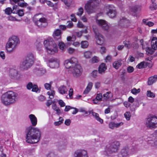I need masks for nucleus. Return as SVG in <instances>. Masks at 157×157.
<instances>
[{"instance_id": "obj_46", "label": "nucleus", "mask_w": 157, "mask_h": 157, "mask_svg": "<svg viewBox=\"0 0 157 157\" xmlns=\"http://www.w3.org/2000/svg\"><path fill=\"white\" fill-rule=\"evenodd\" d=\"M78 12L77 13V15L79 16H81L83 13V9L82 7L79 8Z\"/></svg>"}, {"instance_id": "obj_57", "label": "nucleus", "mask_w": 157, "mask_h": 157, "mask_svg": "<svg viewBox=\"0 0 157 157\" xmlns=\"http://www.w3.org/2000/svg\"><path fill=\"white\" fill-rule=\"evenodd\" d=\"M98 61V58L95 56L93 57L91 59V62L93 63H97Z\"/></svg>"}, {"instance_id": "obj_31", "label": "nucleus", "mask_w": 157, "mask_h": 157, "mask_svg": "<svg viewBox=\"0 0 157 157\" xmlns=\"http://www.w3.org/2000/svg\"><path fill=\"white\" fill-rule=\"evenodd\" d=\"M122 63L121 61H116L113 63V66L114 68L117 69L121 66Z\"/></svg>"}, {"instance_id": "obj_33", "label": "nucleus", "mask_w": 157, "mask_h": 157, "mask_svg": "<svg viewBox=\"0 0 157 157\" xmlns=\"http://www.w3.org/2000/svg\"><path fill=\"white\" fill-rule=\"evenodd\" d=\"M92 52L89 51H86L84 53V57L87 59L90 58L92 56Z\"/></svg>"}, {"instance_id": "obj_15", "label": "nucleus", "mask_w": 157, "mask_h": 157, "mask_svg": "<svg viewBox=\"0 0 157 157\" xmlns=\"http://www.w3.org/2000/svg\"><path fill=\"white\" fill-rule=\"evenodd\" d=\"M48 65L52 68H58L59 67V61L56 58H52L48 60Z\"/></svg>"}, {"instance_id": "obj_49", "label": "nucleus", "mask_w": 157, "mask_h": 157, "mask_svg": "<svg viewBox=\"0 0 157 157\" xmlns=\"http://www.w3.org/2000/svg\"><path fill=\"white\" fill-rule=\"evenodd\" d=\"M19 9L18 8V6L17 5H14L13 7V13H16L18 10H19Z\"/></svg>"}, {"instance_id": "obj_47", "label": "nucleus", "mask_w": 157, "mask_h": 157, "mask_svg": "<svg viewBox=\"0 0 157 157\" xmlns=\"http://www.w3.org/2000/svg\"><path fill=\"white\" fill-rule=\"evenodd\" d=\"M102 94L99 93L97 94L95 98L100 101H102Z\"/></svg>"}, {"instance_id": "obj_6", "label": "nucleus", "mask_w": 157, "mask_h": 157, "mask_svg": "<svg viewBox=\"0 0 157 157\" xmlns=\"http://www.w3.org/2000/svg\"><path fill=\"white\" fill-rule=\"evenodd\" d=\"M120 145L118 141H115L110 143L109 146H107L104 151V154L109 156L111 154L117 152Z\"/></svg>"}, {"instance_id": "obj_40", "label": "nucleus", "mask_w": 157, "mask_h": 157, "mask_svg": "<svg viewBox=\"0 0 157 157\" xmlns=\"http://www.w3.org/2000/svg\"><path fill=\"white\" fill-rule=\"evenodd\" d=\"M150 8L151 10H154L157 9V5L154 3H152L150 6Z\"/></svg>"}, {"instance_id": "obj_41", "label": "nucleus", "mask_w": 157, "mask_h": 157, "mask_svg": "<svg viewBox=\"0 0 157 157\" xmlns=\"http://www.w3.org/2000/svg\"><path fill=\"white\" fill-rule=\"evenodd\" d=\"M124 116L127 120L129 121L130 120L131 115L130 112H126L124 114Z\"/></svg>"}, {"instance_id": "obj_61", "label": "nucleus", "mask_w": 157, "mask_h": 157, "mask_svg": "<svg viewBox=\"0 0 157 157\" xmlns=\"http://www.w3.org/2000/svg\"><path fill=\"white\" fill-rule=\"evenodd\" d=\"M73 91L72 89H70L69 91V95L71 98H72V96L73 95Z\"/></svg>"}, {"instance_id": "obj_12", "label": "nucleus", "mask_w": 157, "mask_h": 157, "mask_svg": "<svg viewBox=\"0 0 157 157\" xmlns=\"http://www.w3.org/2000/svg\"><path fill=\"white\" fill-rule=\"evenodd\" d=\"M97 23L104 29H109L113 28L112 25L108 24L107 22L102 19L97 20Z\"/></svg>"}, {"instance_id": "obj_5", "label": "nucleus", "mask_w": 157, "mask_h": 157, "mask_svg": "<svg viewBox=\"0 0 157 157\" xmlns=\"http://www.w3.org/2000/svg\"><path fill=\"white\" fill-rule=\"evenodd\" d=\"M20 43L18 38L16 36H13L9 38L8 42L6 43V48L7 52L9 53L14 52L17 45Z\"/></svg>"}, {"instance_id": "obj_3", "label": "nucleus", "mask_w": 157, "mask_h": 157, "mask_svg": "<svg viewBox=\"0 0 157 157\" xmlns=\"http://www.w3.org/2000/svg\"><path fill=\"white\" fill-rule=\"evenodd\" d=\"M35 59L32 53L28 54L25 59L21 63L20 68L23 71H26L30 68L34 63Z\"/></svg>"}, {"instance_id": "obj_52", "label": "nucleus", "mask_w": 157, "mask_h": 157, "mask_svg": "<svg viewBox=\"0 0 157 157\" xmlns=\"http://www.w3.org/2000/svg\"><path fill=\"white\" fill-rule=\"evenodd\" d=\"M33 86V85L32 82H29L27 85V88L29 90H30L32 88Z\"/></svg>"}, {"instance_id": "obj_32", "label": "nucleus", "mask_w": 157, "mask_h": 157, "mask_svg": "<svg viewBox=\"0 0 157 157\" xmlns=\"http://www.w3.org/2000/svg\"><path fill=\"white\" fill-rule=\"evenodd\" d=\"M112 97V94L110 92H107L103 95V97L104 98V100H106L109 98Z\"/></svg>"}, {"instance_id": "obj_1", "label": "nucleus", "mask_w": 157, "mask_h": 157, "mask_svg": "<svg viewBox=\"0 0 157 157\" xmlns=\"http://www.w3.org/2000/svg\"><path fill=\"white\" fill-rule=\"evenodd\" d=\"M25 133L26 141L28 143H36L40 141L41 132L39 128L30 126L26 128Z\"/></svg>"}, {"instance_id": "obj_37", "label": "nucleus", "mask_w": 157, "mask_h": 157, "mask_svg": "<svg viewBox=\"0 0 157 157\" xmlns=\"http://www.w3.org/2000/svg\"><path fill=\"white\" fill-rule=\"evenodd\" d=\"M59 121H56L54 122V124L55 126H58L61 124L63 121V118L61 117H60Z\"/></svg>"}, {"instance_id": "obj_45", "label": "nucleus", "mask_w": 157, "mask_h": 157, "mask_svg": "<svg viewBox=\"0 0 157 157\" xmlns=\"http://www.w3.org/2000/svg\"><path fill=\"white\" fill-rule=\"evenodd\" d=\"M123 44H124V46L128 48H130L132 46L129 41H124L123 42Z\"/></svg>"}, {"instance_id": "obj_29", "label": "nucleus", "mask_w": 157, "mask_h": 157, "mask_svg": "<svg viewBox=\"0 0 157 157\" xmlns=\"http://www.w3.org/2000/svg\"><path fill=\"white\" fill-rule=\"evenodd\" d=\"M157 79V75H155L152 77H151L148 79V84L149 85L152 84L155 82Z\"/></svg>"}, {"instance_id": "obj_11", "label": "nucleus", "mask_w": 157, "mask_h": 157, "mask_svg": "<svg viewBox=\"0 0 157 157\" xmlns=\"http://www.w3.org/2000/svg\"><path fill=\"white\" fill-rule=\"evenodd\" d=\"M35 25L40 28L44 29L48 25L47 20L44 17H42L36 21L34 20Z\"/></svg>"}, {"instance_id": "obj_64", "label": "nucleus", "mask_w": 157, "mask_h": 157, "mask_svg": "<svg viewBox=\"0 0 157 157\" xmlns=\"http://www.w3.org/2000/svg\"><path fill=\"white\" fill-rule=\"evenodd\" d=\"M55 91L54 90H51L47 92V94L50 95H55Z\"/></svg>"}, {"instance_id": "obj_16", "label": "nucleus", "mask_w": 157, "mask_h": 157, "mask_svg": "<svg viewBox=\"0 0 157 157\" xmlns=\"http://www.w3.org/2000/svg\"><path fill=\"white\" fill-rule=\"evenodd\" d=\"M97 39L96 43L98 45H101L103 44L104 39L103 36L99 33L98 30H94Z\"/></svg>"}, {"instance_id": "obj_26", "label": "nucleus", "mask_w": 157, "mask_h": 157, "mask_svg": "<svg viewBox=\"0 0 157 157\" xmlns=\"http://www.w3.org/2000/svg\"><path fill=\"white\" fill-rule=\"evenodd\" d=\"M92 116L94 117L95 119L98 121L100 122L101 124H102L103 122V120L102 119L100 118L99 115L98 113H96L92 111L90 113Z\"/></svg>"}, {"instance_id": "obj_38", "label": "nucleus", "mask_w": 157, "mask_h": 157, "mask_svg": "<svg viewBox=\"0 0 157 157\" xmlns=\"http://www.w3.org/2000/svg\"><path fill=\"white\" fill-rule=\"evenodd\" d=\"M152 48H148L146 49V52L147 54L149 55H151L154 52V50Z\"/></svg>"}, {"instance_id": "obj_21", "label": "nucleus", "mask_w": 157, "mask_h": 157, "mask_svg": "<svg viewBox=\"0 0 157 157\" xmlns=\"http://www.w3.org/2000/svg\"><path fill=\"white\" fill-rule=\"evenodd\" d=\"M29 118L31 123L32 125L35 126L37 124V119L34 115L31 114L29 116Z\"/></svg>"}, {"instance_id": "obj_25", "label": "nucleus", "mask_w": 157, "mask_h": 157, "mask_svg": "<svg viewBox=\"0 0 157 157\" xmlns=\"http://www.w3.org/2000/svg\"><path fill=\"white\" fill-rule=\"evenodd\" d=\"M59 93L62 94H65L67 93V89L66 86H61L58 88Z\"/></svg>"}, {"instance_id": "obj_50", "label": "nucleus", "mask_w": 157, "mask_h": 157, "mask_svg": "<svg viewBox=\"0 0 157 157\" xmlns=\"http://www.w3.org/2000/svg\"><path fill=\"white\" fill-rule=\"evenodd\" d=\"M47 157H57V155L54 152H50L47 155Z\"/></svg>"}, {"instance_id": "obj_63", "label": "nucleus", "mask_w": 157, "mask_h": 157, "mask_svg": "<svg viewBox=\"0 0 157 157\" xmlns=\"http://www.w3.org/2000/svg\"><path fill=\"white\" fill-rule=\"evenodd\" d=\"M0 56L3 59L5 58V56L4 52H1L0 53Z\"/></svg>"}, {"instance_id": "obj_9", "label": "nucleus", "mask_w": 157, "mask_h": 157, "mask_svg": "<svg viewBox=\"0 0 157 157\" xmlns=\"http://www.w3.org/2000/svg\"><path fill=\"white\" fill-rule=\"evenodd\" d=\"M130 22L126 18L122 17L119 21L117 25L114 26V29L127 28L129 25Z\"/></svg>"}, {"instance_id": "obj_10", "label": "nucleus", "mask_w": 157, "mask_h": 157, "mask_svg": "<svg viewBox=\"0 0 157 157\" xmlns=\"http://www.w3.org/2000/svg\"><path fill=\"white\" fill-rule=\"evenodd\" d=\"M77 59L74 57L71 58L70 59L66 60L65 61L64 65L67 68L70 70L72 67H74L77 63Z\"/></svg>"}, {"instance_id": "obj_36", "label": "nucleus", "mask_w": 157, "mask_h": 157, "mask_svg": "<svg viewBox=\"0 0 157 157\" xmlns=\"http://www.w3.org/2000/svg\"><path fill=\"white\" fill-rule=\"evenodd\" d=\"M147 66L146 63L145 62L143 61L138 64V68L139 69L144 68Z\"/></svg>"}, {"instance_id": "obj_39", "label": "nucleus", "mask_w": 157, "mask_h": 157, "mask_svg": "<svg viewBox=\"0 0 157 157\" xmlns=\"http://www.w3.org/2000/svg\"><path fill=\"white\" fill-rule=\"evenodd\" d=\"M17 4L18 6L21 7H24L28 6V4L24 2H21L20 0L18 2Z\"/></svg>"}, {"instance_id": "obj_58", "label": "nucleus", "mask_w": 157, "mask_h": 157, "mask_svg": "<svg viewBox=\"0 0 157 157\" xmlns=\"http://www.w3.org/2000/svg\"><path fill=\"white\" fill-rule=\"evenodd\" d=\"M134 70L133 67L132 66H129L127 68V71L129 73L132 72Z\"/></svg>"}, {"instance_id": "obj_20", "label": "nucleus", "mask_w": 157, "mask_h": 157, "mask_svg": "<svg viewBox=\"0 0 157 157\" xmlns=\"http://www.w3.org/2000/svg\"><path fill=\"white\" fill-rule=\"evenodd\" d=\"M34 72L37 75L41 76L46 73V70L42 68H36L34 69Z\"/></svg>"}, {"instance_id": "obj_27", "label": "nucleus", "mask_w": 157, "mask_h": 157, "mask_svg": "<svg viewBox=\"0 0 157 157\" xmlns=\"http://www.w3.org/2000/svg\"><path fill=\"white\" fill-rule=\"evenodd\" d=\"M151 47L154 50L157 49V38L153 37L151 41Z\"/></svg>"}, {"instance_id": "obj_23", "label": "nucleus", "mask_w": 157, "mask_h": 157, "mask_svg": "<svg viewBox=\"0 0 157 157\" xmlns=\"http://www.w3.org/2000/svg\"><path fill=\"white\" fill-rule=\"evenodd\" d=\"M107 68L105 64L102 63L99 67L98 70L99 73L101 74L105 73Z\"/></svg>"}, {"instance_id": "obj_34", "label": "nucleus", "mask_w": 157, "mask_h": 157, "mask_svg": "<svg viewBox=\"0 0 157 157\" xmlns=\"http://www.w3.org/2000/svg\"><path fill=\"white\" fill-rule=\"evenodd\" d=\"M81 44V48H87L89 45L88 42L86 40L82 41Z\"/></svg>"}, {"instance_id": "obj_24", "label": "nucleus", "mask_w": 157, "mask_h": 157, "mask_svg": "<svg viewBox=\"0 0 157 157\" xmlns=\"http://www.w3.org/2000/svg\"><path fill=\"white\" fill-rule=\"evenodd\" d=\"M85 8L87 12L89 14L94 12V8L91 4L86 5Z\"/></svg>"}, {"instance_id": "obj_4", "label": "nucleus", "mask_w": 157, "mask_h": 157, "mask_svg": "<svg viewBox=\"0 0 157 157\" xmlns=\"http://www.w3.org/2000/svg\"><path fill=\"white\" fill-rule=\"evenodd\" d=\"M44 45L47 52L51 55H53L58 51V48L55 42L52 38L45 40Z\"/></svg>"}, {"instance_id": "obj_60", "label": "nucleus", "mask_w": 157, "mask_h": 157, "mask_svg": "<svg viewBox=\"0 0 157 157\" xmlns=\"http://www.w3.org/2000/svg\"><path fill=\"white\" fill-rule=\"evenodd\" d=\"M100 51L101 54L105 53L106 52V49L105 48L103 47H101Z\"/></svg>"}, {"instance_id": "obj_56", "label": "nucleus", "mask_w": 157, "mask_h": 157, "mask_svg": "<svg viewBox=\"0 0 157 157\" xmlns=\"http://www.w3.org/2000/svg\"><path fill=\"white\" fill-rule=\"evenodd\" d=\"M59 104L60 105V106L61 107H63L65 105V104L63 102V101L61 100H60L58 101Z\"/></svg>"}, {"instance_id": "obj_35", "label": "nucleus", "mask_w": 157, "mask_h": 157, "mask_svg": "<svg viewBox=\"0 0 157 157\" xmlns=\"http://www.w3.org/2000/svg\"><path fill=\"white\" fill-rule=\"evenodd\" d=\"M147 97L151 98H154L155 97V94L152 92L150 90H147Z\"/></svg>"}, {"instance_id": "obj_62", "label": "nucleus", "mask_w": 157, "mask_h": 157, "mask_svg": "<svg viewBox=\"0 0 157 157\" xmlns=\"http://www.w3.org/2000/svg\"><path fill=\"white\" fill-rule=\"evenodd\" d=\"M75 51L74 49L71 48H69L68 49V52L69 54H72L75 52Z\"/></svg>"}, {"instance_id": "obj_53", "label": "nucleus", "mask_w": 157, "mask_h": 157, "mask_svg": "<svg viewBox=\"0 0 157 157\" xmlns=\"http://www.w3.org/2000/svg\"><path fill=\"white\" fill-rule=\"evenodd\" d=\"M16 13H17L18 15L20 16H22L24 15V13L23 10H19L17 11Z\"/></svg>"}, {"instance_id": "obj_22", "label": "nucleus", "mask_w": 157, "mask_h": 157, "mask_svg": "<svg viewBox=\"0 0 157 157\" xmlns=\"http://www.w3.org/2000/svg\"><path fill=\"white\" fill-rule=\"evenodd\" d=\"M137 6L136 5L132 7L129 11V13L133 16H137Z\"/></svg>"}, {"instance_id": "obj_19", "label": "nucleus", "mask_w": 157, "mask_h": 157, "mask_svg": "<svg viewBox=\"0 0 157 157\" xmlns=\"http://www.w3.org/2000/svg\"><path fill=\"white\" fill-rule=\"evenodd\" d=\"M128 155V148L126 147L122 149L119 153L118 157H127Z\"/></svg>"}, {"instance_id": "obj_18", "label": "nucleus", "mask_w": 157, "mask_h": 157, "mask_svg": "<svg viewBox=\"0 0 157 157\" xmlns=\"http://www.w3.org/2000/svg\"><path fill=\"white\" fill-rule=\"evenodd\" d=\"M10 75L13 79H17L20 78L18 74V71L15 69L11 68L10 70Z\"/></svg>"}, {"instance_id": "obj_2", "label": "nucleus", "mask_w": 157, "mask_h": 157, "mask_svg": "<svg viewBox=\"0 0 157 157\" xmlns=\"http://www.w3.org/2000/svg\"><path fill=\"white\" fill-rule=\"evenodd\" d=\"M18 99V94L13 91H8L2 95V103L5 105H9L15 103Z\"/></svg>"}, {"instance_id": "obj_8", "label": "nucleus", "mask_w": 157, "mask_h": 157, "mask_svg": "<svg viewBox=\"0 0 157 157\" xmlns=\"http://www.w3.org/2000/svg\"><path fill=\"white\" fill-rule=\"evenodd\" d=\"M69 71L73 76L77 77L81 75L82 69L81 66L77 63L74 67H72Z\"/></svg>"}, {"instance_id": "obj_44", "label": "nucleus", "mask_w": 157, "mask_h": 157, "mask_svg": "<svg viewBox=\"0 0 157 157\" xmlns=\"http://www.w3.org/2000/svg\"><path fill=\"white\" fill-rule=\"evenodd\" d=\"M59 46L60 49L63 50L65 47V45L63 42H61L59 43Z\"/></svg>"}, {"instance_id": "obj_48", "label": "nucleus", "mask_w": 157, "mask_h": 157, "mask_svg": "<svg viewBox=\"0 0 157 157\" xmlns=\"http://www.w3.org/2000/svg\"><path fill=\"white\" fill-rule=\"evenodd\" d=\"M44 2H46V4L49 6L53 7L55 6V4L49 1L44 0Z\"/></svg>"}, {"instance_id": "obj_55", "label": "nucleus", "mask_w": 157, "mask_h": 157, "mask_svg": "<svg viewBox=\"0 0 157 157\" xmlns=\"http://www.w3.org/2000/svg\"><path fill=\"white\" fill-rule=\"evenodd\" d=\"M38 100L40 101H43L45 100V97L43 95H40L38 98Z\"/></svg>"}, {"instance_id": "obj_14", "label": "nucleus", "mask_w": 157, "mask_h": 157, "mask_svg": "<svg viewBox=\"0 0 157 157\" xmlns=\"http://www.w3.org/2000/svg\"><path fill=\"white\" fill-rule=\"evenodd\" d=\"M106 8L108 10L107 14L110 17H114L116 15V12L114 6L113 5H109L106 6Z\"/></svg>"}, {"instance_id": "obj_17", "label": "nucleus", "mask_w": 157, "mask_h": 157, "mask_svg": "<svg viewBox=\"0 0 157 157\" xmlns=\"http://www.w3.org/2000/svg\"><path fill=\"white\" fill-rule=\"evenodd\" d=\"M74 157H84L88 156L87 152L83 149H78L76 151L74 154Z\"/></svg>"}, {"instance_id": "obj_51", "label": "nucleus", "mask_w": 157, "mask_h": 157, "mask_svg": "<svg viewBox=\"0 0 157 157\" xmlns=\"http://www.w3.org/2000/svg\"><path fill=\"white\" fill-rule=\"evenodd\" d=\"M38 91V88L37 86L36 85H34L32 89V91L37 92Z\"/></svg>"}, {"instance_id": "obj_7", "label": "nucleus", "mask_w": 157, "mask_h": 157, "mask_svg": "<svg viewBox=\"0 0 157 157\" xmlns=\"http://www.w3.org/2000/svg\"><path fill=\"white\" fill-rule=\"evenodd\" d=\"M145 124L148 128L152 129L157 127V117L149 115L145 119Z\"/></svg>"}, {"instance_id": "obj_13", "label": "nucleus", "mask_w": 157, "mask_h": 157, "mask_svg": "<svg viewBox=\"0 0 157 157\" xmlns=\"http://www.w3.org/2000/svg\"><path fill=\"white\" fill-rule=\"evenodd\" d=\"M147 141L152 146L157 147V129L153 133L152 137L148 138Z\"/></svg>"}, {"instance_id": "obj_59", "label": "nucleus", "mask_w": 157, "mask_h": 157, "mask_svg": "<svg viewBox=\"0 0 157 157\" xmlns=\"http://www.w3.org/2000/svg\"><path fill=\"white\" fill-rule=\"evenodd\" d=\"M92 75L93 77L95 78L97 76L98 71L97 70H94L92 72Z\"/></svg>"}, {"instance_id": "obj_28", "label": "nucleus", "mask_w": 157, "mask_h": 157, "mask_svg": "<svg viewBox=\"0 0 157 157\" xmlns=\"http://www.w3.org/2000/svg\"><path fill=\"white\" fill-rule=\"evenodd\" d=\"M61 30H56L53 33V36L55 39L58 40L61 38Z\"/></svg>"}, {"instance_id": "obj_42", "label": "nucleus", "mask_w": 157, "mask_h": 157, "mask_svg": "<svg viewBox=\"0 0 157 157\" xmlns=\"http://www.w3.org/2000/svg\"><path fill=\"white\" fill-rule=\"evenodd\" d=\"M143 21L145 25H147L149 27L152 26L154 24V23L151 21H148L147 22L146 20L145 19H144L143 20Z\"/></svg>"}, {"instance_id": "obj_30", "label": "nucleus", "mask_w": 157, "mask_h": 157, "mask_svg": "<svg viewBox=\"0 0 157 157\" xmlns=\"http://www.w3.org/2000/svg\"><path fill=\"white\" fill-rule=\"evenodd\" d=\"M92 86V83L91 82H89L86 89L84 91L83 94H87L91 90Z\"/></svg>"}, {"instance_id": "obj_54", "label": "nucleus", "mask_w": 157, "mask_h": 157, "mask_svg": "<svg viewBox=\"0 0 157 157\" xmlns=\"http://www.w3.org/2000/svg\"><path fill=\"white\" fill-rule=\"evenodd\" d=\"M109 127L111 129H113L115 127V123L113 122L109 123Z\"/></svg>"}, {"instance_id": "obj_43", "label": "nucleus", "mask_w": 157, "mask_h": 157, "mask_svg": "<svg viewBox=\"0 0 157 157\" xmlns=\"http://www.w3.org/2000/svg\"><path fill=\"white\" fill-rule=\"evenodd\" d=\"M5 13L8 15L10 14L11 13H13V11L11 8L10 7H8L5 10Z\"/></svg>"}]
</instances>
